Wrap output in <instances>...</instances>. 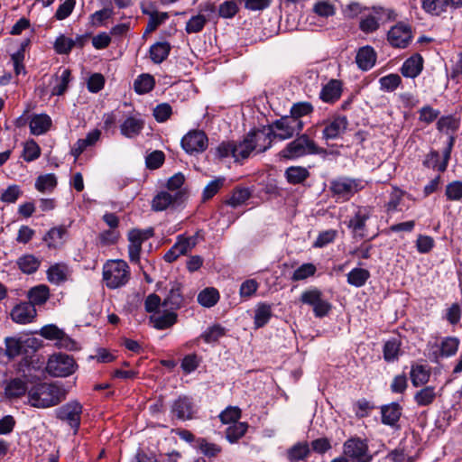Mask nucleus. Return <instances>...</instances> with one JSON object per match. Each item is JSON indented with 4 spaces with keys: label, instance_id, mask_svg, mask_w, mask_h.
Wrapping results in <instances>:
<instances>
[{
    "label": "nucleus",
    "instance_id": "6",
    "mask_svg": "<svg viewBox=\"0 0 462 462\" xmlns=\"http://www.w3.org/2000/svg\"><path fill=\"white\" fill-rule=\"evenodd\" d=\"M303 122L294 119L289 116H282L268 125L269 130L274 139L280 141L291 138L294 134H300L303 129Z\"/></svg>",
    "mask_w": 462,
    "mask_h": 462
},
{
    "label": "nucleus",
    "instance_id": "3",
    "mask_svg": "<svg viewBox=\"0 0 462 462\" xmlns=\"http://www.w3.org/2000/svg\"><path fill=\"white\" fill-rule=\"evenodd\" d=\"M364 188L359 179L339 176L329 181V192L337 202L348 201Z\"/></svg>",
    "mask_w": 462,
    "mask_h": 462
},
{
    "label": "nucleus",
    "instance_id": "15",
    "mask_svg": "<svg viewBox=\"0 0 462 462\" xmlns=\"http://www.w3.org/2000/svg\"><path fill=\"white\" fill-rule=\"evenodd\" d=\"M10 316L14 323L25 325L34 321L37 317V310L32 303L23 301L16 304L12 309Z\"/></svg>",
    "mask_w": 462,
    "mask_h": 462
},
{
    "label": "nucleus",
    "instance_id": "33",
    "mask_svg": "<svg viewBox=\"0 0 462 462\" xmlns=\"http://www.w3.org/2000/svg\"><path fill=\"white\" fill-rule=\"evenodd\" d=\"M312 12L320 19H328L336 14L337 8L328 0H319L313 5Z\"/></svg>",
    "mask_w": 462,
    "mask_h": 462
},
{
    "label": "nucleus",
    "instance_id": "7",
    "mask_svg": "<svg viewBox=\"0 0 462 462\" xmlns=\"http://www.w3.org/2000/svg\"><path fill=\"white\" fill-rule=\"evenodd\" d=\"M153 229H132L128 233V255L132 263H140V254L142 251V245L144 241L153 236Z\"/></svg>",
    "mask_w": 462,
    "mask_h": 462
},
{
    "label": "nucleus",
    "instance_id": "59",
    "mask_svg": "<svg viewBox=\"0 0 462 462\" xmlns=\"http://www.w3.org/2000/svg\"><path fill=\"white\" fill-rule=\"evenodd\" d=\"M225 178L219 177L211 180L203 190V199L208 200L213 198L219 189L224 186Z\"/></svg>",
    "mask_w": 462,
    "mask_h": 462
},
{
    "label": "nucleus",
    "instance_id": "22",
    "mask_svg": "<svg viewBox=\"0 0 462 462\" xmlns=\"http://www.w3.org/2000/svg\"><path fill=\"white\" fill-rule=\"evenodd\" d=\"M151 322L157 329H166L173 326L177 322V314L175 310H168L163 313H154L150 317Z\"/></svg>",
    "mask_w": 462,
    "mask_h": 462
},
{
    "label": "nucleus",
    "instance_id": "41",
    "mask_svg": "<svg viewBox=\"0 0 462 462\" xmlns=\"http://www.w3.org/2000/svg\"><path fill=\"white\" fill-rule=\"evenodd\" d=\"M57 185V179L55 174L49 173L41 175L36 179L35 188L42 193L51 192L54 190Z\"/></svg>",
    "mask_w": 462,
    "mask_h": 462
},
{
    "label": "nucleus",
    "instance_id": "38",
    "mask_svg": "<svg viewBox=\"0 0 462 462\" xmlns=\"http://www.w3.org/2000/svg\"><path fill=\"white\" fill-rule=\"evenodd\" d=\"M285 176L289 183L300 184L310 176V172L304 167L291 166L286 170Z\"/></svg>",
    "mask_w": 462,
    "mask_h": 462
},
{
    "label": "nucleus",
    "instance_id": "31",
    "mask_svg": "<svg viewBox=\"0 0 462 462\" xmlns=\"http://www.w3.org/2000/svg\"><path fill=\"white\" fill-rule=\"evenodd\" d=\"M252 145L251 141L248 140L247 134L242 142H239L238 143L234 142L235 153H233V158L235 162H239L247 159L251 153L254 152Z\"/></svg>",
    "mask_w": 462,
    "mask_h": 462
},
{
    "label": "nucleus",
    "instance_id": "48",
    "mask_svg": "<svg viewBox=\"0 0 462 462\" xmlns=\"http://www.w3.org/2000/svg\"><path fill=\"white\" fill-rule=\"evenodd\" d=\"M313 106L310 102H298L292 105L291 108V118L301 120L300 118L304 116H308L313 112Z\"/></svg>",
    "mask_w": 462,
    "mask_h": 462
},
{
    "label": "nucleus",
    "instance_id": "4",
    "mask_svg": "<svg viewBox=\"0 0 462 462\" xmlns=\"http://www.w3.org/2000/svg\"><path fill=\"white\" fill-rule=\"evenodd\" d=\"M29 403L36 408H47L58 403V387L54 383H40L28 391Z\"/></svg>",
    "mask_w": 462,
    "mask_h": 462
},
{
    "label": "nucleus",
    "instance_id": "52",
    "mask_svg": "<svg viewBox=\"0 0 462 462\" xmlns=\"http://www.w3.org/2000/svg\"><path fill=\"white\" fill-rule=\"evenodd\" d=\"M437 127L442 132H455L459 127V120L453 116H442L439 119Z\"/></svg>",
    "mask_w": 462,
    "mask_h": 462
},
{
    "label": "nucleus",
    "instance_id": "14",
    "mask_svg": "<svg viewBox=\"0 0 462 462\" xmlns=\"http://www.w3.org/2000/svg\"><path fill=\"white\" fill-rule=\"evenodd\" d=\"M248 140L251 141L254 151L256 152H263L269 149L272 145L273 134L269 126H263L262 129H254L250 131L248 134Z\"/></svg>",
    "mask_w": 462,
    "mask_h": 462
},
{
    "label": "nucleus",
    "instance_id": "36",
    "mask_svg": "<svg viewBox=\"0 0 462 462\" xmlns=\"http://www.w3.org/2000/svg\"><path fill=\"white\" fill-rule=\"evenodd\" d=\"M272 317V308L269 304L260 303L254 311V323L256 328H263Z\"/></svg>",
    "mask_w": 462,
    "mask_h": 462
},
{
    "label": "nucleus",
    "instance_id": "43",
    "mask_svg": "<svg viewBox=\"0 0 462 462\" xmlns=\"http://www.w3.org/2000/svg\"><path fill=\"white\" fill-rule=\"evenodd\" d=\"M154 79L149 74L140 75L134 82V88L138 94H146L154 87Z\"/></svg>",
    "mask_w": 462,
    "mask_h": 462
},
{
    "label": "nucleus",
    "instance_id": "25",
    "mask_svg": "<svg viewBox=\"0 0 462 462\" xmlns=\"http://www.w3.org/2000/svg\"><path fill=\"white\" fill-rule=\"evenodd\" d=\"M27 391L29 390L26 383L20 378H14L7 383L5 396L8 400H14L24 395Z\"/></svg>",
    "mask_w": 462,
    "mask_h": 462
},
{
    "label": "nucleus",
    "instance_id": "56",
    "mask_svg": "<svg viewBox=\"0 0 462 462\" xmlns=\"http://www.w3.org/2000/svg\"><path fill=\"white\" fill-rule=\"evenodd\" d=\"M445 195L448 200L458 201L462 199V181L454 180L446 186Z\"/></svg>",
    "mask_w": 462,
    "mask_h": 462
},
{
    "label": "nucleus",
    "instance_id": "34",
    "mask_svg": "<svg viewBox=\"0 0 462 462\" xmlns=\"http://www.w3.org/2000/svg\"><path fill=\"white\" fill-rule=\"evenodd\" d=\"M437 397L434 386H425L414 394V401L418 406H429Z\"/></svg>",
    "mask_w": 462,
    "mask_h": 462
},
{
    "label": "nucleus",
    "instance_id": "37",
    "mask_svg": "<svg viewBox=\"0 0 462 462\" xmlns=\"http://www.w3.org/2000/svg\"><path fill=\"white\" fill-rule=\"evenodd\" d=\"M171 51V45L166 42H157L150 48V57L154 63H162L167 59Z\"/></svg>",
    "mask_w": 462,
    "mask_h": 462
},
{
    "label": "nucleus",
    "instance_id": "32",
    "mask_svg": "<svg viewBox=\"0 0 462 462\" xmlns=\"http://www.w3.org/2000/svg\"><path fill=\"white\" fill-rule=\"evenodd\" d=\"M430 377V370L422 365H415L411 369V380L413 386L418 387L426 384Z\"/></svg>",
    "mask_w": 462,
    "mask_h": 462
},
{
    "label": "nucleus",
    "instance_id": "62",
    "mask_svg": "<svg viewBox=\"0 0 462 462\" xmlns=\"http://www.w3.org/2000/svg\"><path fill=\"white\" fill-rule=\"evenodd\" d=\"M22 341L15 337L5 338V354L8 357L14 358L18 356L22 352Z\"/></svg>",
    "mask_w": 462,
    "mask_h": 462
},
{
    "label": "nucleus",
    "instance_id": "47",
    "mask_svg": "<svg viewBox=\"0 0 462 462\" xmlns=\"http://www.w3.org/2000/svg\"><path fill=\"white\" fill-rule=\"evenodd\" d=\"M41 155L40 146L34 140L27 141L23 145L22 157L25 162H32L38 159Z\"/></svg>",
    "mask_w": 462,
    "mask_h": 462
},
{
    "label": "nucleus",
    "instance_id": "2",
    "mask_svg": "<svg viewBox=\"0 0 462 462\" xmlns=\"http://www.w3.org/2000/svg\"><path fill=\"white\" fill-rule=\"evenodd\" d=\"M130 279V268L124 260H110L103 266V280L109 289L125 285Z\"/></svg>",
    "mask_w": 462,
    "mask_h": 462
},
{
    "label": "nucleus",
    "instance_id": "60",
    "mask_svg": "<svg viewBox=\"0 0 462 462\" xmlns=\"http://www.w3.org/2000/svg\"><path fill=\"white\" fill-rule=\"evenodd\" d=\"M184 181L185 177L182 173L178 172L174 174L167 181V190L171 193H176L177 191H185L187 193L186 189L183 188Z\"/></svg>",
    "mask_w": 462,
    "mask_h": 462
},
{
    "label": "nucleus",
    "instance_id": "11",
    "mask_svg": "<svg viewBox=\"0 0 462 462\" xmlns=\"http://www.w3.org/2000/svg\"><path fill=\"white\" fill-rule=\"evenodd\" d=\"M208 142L204 132L193 130L183 136L181 146L188 153L192 154L204 152L208 147Z\"/></svg>",
    "mask_w": 462,
    "mask_h": 462
},
{
    "label": "nucleus",
    "instance_id": "26",
    "mask_svg": "<svg viewBox=\"0 0 462 462\" xmlns=\"http://www.w3.org/2000/svg\"><path fill=\"white\" fill-rule=\"evenodd\" d=\"M27 297L28 302L32 303L33 307L43 305L50 298L49 287L45 284L36 285L28 291Z\"/></svg>",
    "mask_w": 462,
    "mask_h": 462
},
{
    "label": "nucleus",
    "instance_id": "51",
    "mask_svg": "<svg viewBox=\"0 0 462 462\" xmlns=\"http://www.w3.org/2000/svg\"><path fill=\"white\" fill-rule=\"evenodd\" d=\"M401 82L402 79L398 74H389L379 79L381 89L388 92L394 91Z\"/></svg>",
    "mask_w": 462,
    "mask_h": 462
},
{
    "label": "nucleus",
    "instance_id": "8",
    "mask_svg": "<svg viewBox=\"0 0 462 462\" xmlns=\"http://www.w3.org/2000/svg\"><path fill=\"white\" fill-rule=\"evenodd\" d=\"M300 301L312 306L316 317L327 316L331 310V304L323 299L322 292L319 289L305 291L300 295Z\"/></svg>",
    "mask_w": 462,
    "mask_h": 462
},
{
    "label": "nucleus",
    "instance_id": "28",
    "mask_svg": "<svg viewBox=\"0 0 462 462\" xmlns=\"http://www.w3.org/2000/svg\"><path fill=\"white\" fill-rule=\"evenodd\" d=\"M51 125L50 116L44 114L34 115L32 116L29 126L31 133L34 135H40L46 133Z\"/></svg>",
    "mask_w": 462,
    "mask_h": 462
},
{
    "label": "nucleus",
    "instance_id": "54",
    "mask_svg": "<svg viewBox=\"0 0 462 462\" xmlns=\"http://www.w3.org/2000/svg\"><path fill=\"white\" fill-rule=\"evenodd\" d=\"M317 269L316 266L313 263H303L300 267H298L292 276V281H302L305 280L310 276H313L316 273Z\"/></svg>",
    "mask_w": 462,
    "mask_h": 462
},
{
    "label": "nucleus",
    "instance_id": "49",
    "mask_svg": "<svg viewBox=\"0 0 462 462\" xmlns=\"http://www.w3.org/2000/svg\"><path fill=\"white\" fill-rule=\"evenodd\" d=\"M225 328H223L220 325H214L212 327L208 328L201 335V337L204 339L206 343L211 344L217 342L220 337H222L225 335Z\"/></svg>",
    "mask_w": 462,
    "mask_h": 462
},
{
    "label": "nucleus",
    "instance_id": "30",
    "mask_svg": "<svg viewBox=\"0 0 462 462\" xmlns=\"http://www.w3.org/2000/svg\"><path fill=\"white\" fill-rule=\"evenodd\" d=\"M450 6L448 0H421V8L430 15L439 16Z\"/></svg>",
    "mask_w": 462,
    "mask_h": 462
},
{
    "label": "nucleus",
    "instance_id": "40",
    "mask_svg": "<svg viewBox=\"0 0 462 462\" xmlns=\"http://www.w3.org/2000/svg\"><path fill=\"white\" fill-rule=\"evenodd\" d=\"M78 367L73 356L60 353V377L70 376L77 371Z\"/></svg>",
    "mask_w": 462,
    "mask_h": 462
},
{
    "label": "nucleus",
    "instance_id": "10",
    "mask_svg": "<svg viewBox=\"0 0 462 462\" xmlns=\"http://www.w3.org/2000/svg\"><path fill=\"white\" fill-rule=\"evenodd\" d=\"M187 198L185 191H177L171 193L168 190H162L157 193L152 200V209L154 211H163L171 207L181 203Z\"/></svg>",
    "mask_w": 462,
    "mask_h": 462
},
{
    "label": "nucleus",
    "instance_id": "35",
    "mask_svg": "<svg viewBox=\"0 0 462 462\" xmlns=\"http://www.w3.org/2000/svg\"><path fill=\"white\" fill-rule=\"evenodd\" d=\"M310 454V447L307 442H298L287 451V457L291 462L304 460Z\"/></svg>",
    "mask_w": 462,
    "mask_h": 462
},
{
    "label": "nucleus",
    "instance_id": "17",
    "mask_svg": "<svg viewBox=\"0 0 462 462\" xmlns=\"http://www.w3.org/2000/svg\"><path fill=\"white\" fill-rule=\"evenodd\" d=\"M322 137L326 140H333L339 137L347 128L348 122L346 116H337L324 123Z\"/></svg>",
    "mask_w": 462,
    "mask_h": 462
},
{
    "label": "nucleus",
    "instance_id": "16",
    "mask_svg": "<svg viewBox=\"0 0 462 462\" xmlns=\"http://www.w3.org/2000/svg\"><path fill=\"white\" fill-rule=\"evenodd\" d=\"M454 138L450 137L448 147L446 148L443 159L440 160V154L436 151H431L424 161V165L428 168L438 170L439 171H445L450 157V152L453 146Z\"/></svg>",
    "mask_w": 462,
    "mask_h": 462
},
{
    "label": "nucleus",
    "instance_id": "24",
    "mask_svg": "<svg viewBox=\"0 0 462 462\" xmlns=\"http://www.w3.org/2000/svg\"><path fill=\"white\" fill-rule=\"evenodd\" d=\"M382 422L385 425L395 426L402 415V407L397 402H393L381 407Z\"/></svg>",
    "mask_w": 462,
    "mask_h": 462
},
{
    "label": "nucleus",
    "instance_id": "64",
    "mask_svg": "<svg viewBox=\"0 0 462 462\" xmlns=\"http://www.w3.org/2000/svg\"><path fill=\"white\" fill-rule=\"evenodd\" d=\"M241 417V410L238 407H227L219 414L220 420L225 423L236 422Z\"/></svg>",
    "mask_w": 462,
    "mask_h": 462
},
{
    "label": "nucleus",
    "instance_id": "1",
    "mask_svg": "<svg viewBox=\"0 0 462 462\" xmlns=\"http://www.w3.org/2000/svg\"><path fill=\"white\" fill-rule=\"evenodd\" d=\"M327 150L319 147L309 135L303 134L290 142L280 154L285 159H297L306 155H327Z\"/></svg>",
    "mask_w": 462,
    "mask_h": 462
},
{
    "label": "nucleus",
    "instance_id": "23",
    "mask_svg": "<svg viewBox=\"0 0 462 462\" xmlns=\"http://www.w3.org/2000/svg\"><path fill=\"white\" fill-rule=\"evenodd\" d=\"M422 68V57L420 54H415L404 61L401 71L404 77L416 78L421 72Z\"/></svg>",
    "mask_w": 462,
    "mask_h": 462
},
{
    "label": "nucleus",
    "instance_id": "27",
    "mask_svg": "<svg viewBox=\"0 0 462 462\" xmlns=\"http://www.w3.org/2000/svg\"><path fill=\"white\" fill-rule=\"evenodd\" d=\"M183 304V297L179 283L172 284L169 294L163 300L162 305L171 310H179Z\"/></svg>",
    "mask_w": 462,
    "mask_h": 462
},
{
    "label": "nucleus",
    "instance_id": "53",
    "mask_svg": "<svg viewBox=\"0 0 462 462\" xmlns=\"http://www.w3.org/2000/svg\"><path fill=\"white\" fill-rule=\"evenodd\" d=\"M400 343L397 339L387 341L383 346V357L387 362H393L398 358Z\"/></svg>",
    "mask_w": 462,
    "mask_h": 462
},
{
    "label": "nucleus",
    "instance_id": "5",
    "mask_svg": "<svg viewBox=\"0 0 462 462\" xmlns=\"http://www.w3.org/2000/svg\"><path fill=\"white\" fill-rule=\"evenodd\" d=\"M83 407L77 400H72L60 408V426L72 435L77 434L81 420Z\"/></svg>",
    "mask_w": 462,
    "mask_h": 462
},
{
    "label": "nucleus",
    "instance_id": "46",
    "mask_svg": "<svg viewBox=\"0 0 462 462\" xmlns=\"http://www.w3.org/2000/svg\"><path fill=\"white\" fill-rule=\"evenodd\" d=\"M196 442L201 453L208 457H217L222 450L220 446L216 443L208 442L204 438L197 439Z\"/></svg>",
    "mask_w": 462,
    "mask_h": 462
},
{
    "label": "nucleus",
    "instance_id": "18",
    "mask_svg": "<svg viewBox=\"0 0 462 462\" xmlns=\"http://www.w3.org/2000/svg\"><path fill=\"white\" fill-rule=\"evenodd\" d=\"M171 412L178 420H191L194 412L192 402L186 396L179 397L171 405Z\"/></svg>",
    "mask_w": 462,
    "mask_h": 462
},
{
    "label": "nucleus",
    "instance_id": "12",
    "mask_svg": "<svg viewBox=\"0 0 462 462\" xmlns=\"http://www.w3.org/2000/svg\"><path fill=\"white\" fill-rule=\"evenodd\" d=\"M390 44L396 48H405L412 38L411 28L405 23H399L388 32Z\"/></svg>",
    "mask_w": 462,
    "mask_h": 462
},
{
    "label": "nucleus",
    "instance_id": "9",
    "mask_svg": "<svg viewBox=\"0 0 462 462\" xmlns=\"http://www.w3.org/2000/svg\"><path fill=\"white\" fill-rule=\"evenodd\" d=\"M344 454L351 458L353 462H371L373 457L369 454L365 441L358 438H353L345 442Z\"/></svg>",
    "mask_w": 462,
    "mask_h": 462
},
{
    "label": "nucleus",
    "instance_id": "13",
    "mask_svg": "<svg viewBox=\"0 0 462 462\" xmlns=\"http://www.w3.org/2000/svg\"><path fill=\"white\" fill-rule=\"evenodd\" d=\"M372 216V209L369 207H358L354 216L349 219L347 226L355 236L363 238L365 236L366 222Z\"/></svg>",
    "mask_w": 462,
    "mask_h": 462
},
{
    "label": "nucleus",
    "instance_id": "42",
    "mask_svg": "<svg viewBox=\"0 0 462 462\" xmlns=\"http://www.w3.org/2000/svg\"><path fill=\"white\" fill-rule=\"evenodd\" d=\"M460 341L457 337H445L439 346L440 356L443 357H449L455 356L458 350Z\"/></svg>",
    "mask_w": 462,
    "mask_h": 462
},
{
    "label": "nucleus",
    "instance_id": "50",
    "mask_svg": "<svg viewBox=\"0 0 462 462\" xmlns=\"http://www.w3.org/2000/svg\"><path fill=\"white\" fill-rule=\"evenodd\" d=\"M250 191L246 188L236 189L230 199L227 200V204L233 208L239 207L250 198Z\"/></svg>",
    "mask_w": 462,
    "mask_h": 462
},
{
    "label": "nucleus",
    "instance_id": "39",
    "mask_svg": "<svg viewBox=\"0 0 462 462\" xmlns=\"http://www.w3.org/2000/svg\"><path fill=\"white\" fill-rule=\"evenodd\" d=\"M347 282L355 287H362L370 278V273L364 268H354L347 273Z\"/></svg>",
    "mask_w": 462,
    "mask_h": 462
},
{
    "label": "nucleus",
    "instance_id": "20",
    "mask_svg": "<svg viewBox=\"0 0 462 462\" xmlns=\"http://www.w3.org/2000/svg\"><path fill=\"white\" fill-rule=\"evenodd\" d=\"M144 121L136 116H128L120 125L121 134L126 138H134L141 134Z\"/></svg>",
    "mask_w": 462,
    "mask_h": 462
},
{
    "label": "nucleus",
    "instance_id": "55",
    "mask_svg": "<svg viewBox=\"0 0 462 462\" xmlns=\"http://www.w3.org/2000/svg\"><path fill=\"white\" fill-rule=\"evenodd\" d=\"M359 28L365 33L375 32L379 28V18L374 14H368L361 18Z\"/></svg>",
    "mask_w": 462,
    "mask_h": 462
},
{
    "label": "nucleus",
    "instance_id": "19",
    "mask_svg": "<svg viewBox=\"0 0 462 462\" xmlns=\"http://www.w3.org/2000/svg\"><path fill=\"white\" fill-rule=\"evenodd\" d=\"M342 90V83L340 80L330 79L322 87L319 98L325 103L333 104L340 98Z\"/></svg>",
    "mask_w": 462,
    "mask_h": 462
},
{
    "label": "nucleus",
    "instance_id": "61",
    "mask_svg": "<svg viewBox=\"0 0 462 462\" xmlns=\"http://www.w3.org/2000/svg\"><path fill=\"white\" fill-rule=\"evenodd\" d=\"M165 160L163 152L156 150L149 153L145 158L146 167L150 170H156L160 168Z\"/></svg>",
    "mask_w": 462,
    "mask_h": 462
},
{
    "label": "nucleus",
    "instance_id": "63",
    "mask_svg": "<svg viewBox=\"0 0 462 462\" xmlns=\"http://www.w3.org/2000/svg\"><path fill=\"white\" fill-rule=\"evenodd\" d=\"M172 114V108L168 103L157 105L153 109V116L159 123L167 121Z\"/></svg>",
    "mask_w": 462,
    "mask_h": 462
},
{
    "label": "nucleus",
    "instance_id": "58",
    "mask_svg": "<svg viewBox=\"0 0 462 462\" xmlns=\"http://www.w3.org/2000/svg\"><path fill=\"white\" fill-rule=\"evenodd\" d=\"M207 23V19L202 14H197L192 16L186 23V32L188 33H197L202 31L205 24Z\"/></svg>",
    "mask_w": 462,
    "mask_h": 462
},
{
    "label": "nucleus",
    "instance_id": "45",
    "mask_svg": "<svg viewBox=\"0 0 462 462\" xmlns=\"http://www.w3.org/2000/svg\"><path fill=\"white\" fill-rule=\"evenodd\" d=\"M248 425L245 422H236L230 425L226 431L227 440L231 443L237 441L245 434Z\"/></svg>",
    "mask_w": 462,
    "mask_h": 462
},
{
    "label": "nucleus",
    "instance_id": "57",
    "mask_svg": "<svg viewBox=\"0 0 462 462\" xmlns=\"http://www.w3.org/2000/svg\"><path fill=\"white\" fill-rule=\"evenodd\" d=\"M238 10L239 8L236 1L227 0L219 5L218 14L222 18H233Z\"/></svg>",
    "mask_w": 462,
    "mask_h": 462
},
{
    "label": "nucleus",
    "instance_id": "44",
    "mask_svg": "<svg viewBox=\"0 0 462 462\" xmlns=\"http://www.w3.org/2000/svg\"><path fill=\"white\" fill-rule=\"evenodd\" d=\"M219 300V293L214 288H206L198 295V301L200 305L210 308L213 307Z\"/></svg>",
    "mask_w": 462,
    "mask_h": 462
},
{
    "label": "nucleus",
    "instance_id": "29",
    "mask_svg": "<svg viewBox=\"0 0 462 462\" xmlns=\"http://www.w3.org/2000/svg\"><path fill=\"white\" fill-rule=\"evenodd\" d=\"M16 264L22 273L32 274L39 269L41 261L33 254H26L17 259Z\"/></svg>",
    "mask_w": 462,
    "mask_h": 462
},
{
    "label": "nucleus",
    "instance_id": "21",
    "mask_svg": "<svg viewBox=\"0 0 462 462\" xmlns=\"http://www.w3.org/2000/svg\"><path fill=\"white\" fill-rule=\"evenodd\" d=\"M376 61V53L370 46L360 48L356 56V62L362 70H368Z\"/></svg>",
    "mask_w": 462,
    "mask_h": 462
}]
</instances>
